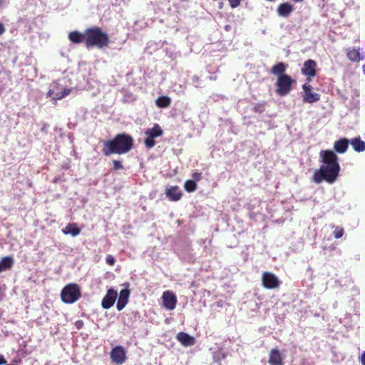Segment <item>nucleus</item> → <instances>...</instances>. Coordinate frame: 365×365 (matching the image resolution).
I'll return each mask as SVG.
<instances>
[{
	"label": "nucleus",
	"mask_w": 365,
	"mask_h": 365,
	"mask_svg": "<svg viewBox=\"0 0 365 365\" xmlns=\"http://www.w3.org/2000/svg\"><path fill=\"white\" fill-rule=\"evenodd\" d=\"M110 43L109 36L99 26H92L86 29V47L87 48H103Z\"/></svg>",
	"instance_id": "3"
},
{
	"label": "nucleus",
	"mask_w": 365,
	"mask_h": 365,
	"mask_svg": "<svg viewBox=\"0 0 365 365\" xmlns=\"http://www.w3.org/2000/svg\"><path fill=\"white\" fill-rule=\"evenodd\" d=\"M71 93V89L69 88H64L63 91L61 92H58L56 94L55 97L52 98V101L56 103V101L61 100L66 97V96L69 95Z\"/></svg>",
	"instance_id": "27"
},
{
	"label": "nucleus",
	"mask_w": 365,
	"mask_h": 365,
	"mask_svg": "<svg viewBox=\"0 0 365 365\" xmlns=\"http://www.w3.org/2000/svg\"><path fill=\"white\" fill-rule=\"evenodd\" d=\"M106 262L108 264L113 266L115 262V259L110 255H108L106 257Z\"/></svg>",
	"instance_id": "31"
},
{
	"label": "nucleus",
	"mask_w": 365,
	"mask_h": 365,
	"mask_svg": "<svg viewBox=\"0 0 365 365\" xmlns=\"http://www.w3.org/2000/svg\"><path fill=\"white\" fill-rule=\"evenodd\" d=\"M68 38L73 43L79 44L84 43L86 45V30L83 33L78 31H71L68 35Z\"/></svg>",
	"instance_id": "16"
},
{
	"label": "nucleus",
	"mask_w": 365,
	"mask_h": 365,
	"mask_svg": "<svg viewBox=\"0 0 365 365\" xmlns=\"http://www.w3.org/2000/svg\"><path fill=\"white\" fill-rule=\"evenodd\" d=\"M332 227H334L333 235L336 239H339L344 235V228H342L341 227H338V226H336V227L332 226Z\"/></svg>",
	"instance_id": "28"
},
{
	"label": "nucleus",
	"mask_w": 365,
	"mask_h": 365,
	"mask_svg": "<svg viewBox=\"0 0 365 365\" xmlns=\"http://www.w3.org/2000/svg\"><path fill=\"white\" fill-rule=\"evenodd\" d=\"M231 8L234 9L240 6L242 0H227Z\"/></svg>",
	"instance_id": "32"
},
{
	"label": "nucleus",
	"mask_w": 365,
	"mask_h": 365,
	"mask_svg": "<svg viewBox=\"0 0 365 365\" xmlns=\"http://www.w3.org/2000/svg\"><path fill=\"white\" fill-rule=\"evenodd\" d=\"M363 71L365 73V64L363 66Z\"/></svg>",
	"instance_id": "41"
},
{
	"label": "nucleus",
	"mask_w": 365,
	"mask_h": 365,
	"mask_svg": "<svg viewBox=\"0 0 365 365\" xmlns=\"http://www.w3.org/2000/svg\"><path fill=\"white\" fill-rule=\"evenodd\" d=\"M6 31L5 26L3 23L0 22V36H1Z\"/></svg>",
	"instance_id": "35"
},
{
	"label": "nucleus",
	"mask_w": 365,
	"mask_h": 365,
	"mask_svg": "<svg viewBox=\"0 0 365 365\" xmlns=\"http://www.w3.org/2000/svg\"><path fill=\"white\" fill-rule=\"evenodd\" d=\"M349 143V140L345 138L336 140L334 143V152L344 153L348 149Z\"/></svg>",
	"instance_id": "20"
},
{
	"label": "nucleus",
	"mask_w": 365,
	"mask_h": 365,
	"mask_svg": "<svg viewBox=\"0 0 365 365\" xmlns=\"http://www.w3.org/2000/svg\"><path fill=\"white\" fill-rule=\"evenodd\" d=\"M317 63L314 60L309 59L304 61L302 68V73L304 76L309 77H314L316 76Z\"/></svg>",
	"instance_id": "12"
},
{
	"label": "nucleus",
	"mask_w": 365,
	"mask_h": 365,
	"mask_svg": "<svg viewBox=\"0 0 365 365\" xmlns=\"http://www.w3.org/2000/svg\"><path fill=\"white\" fill-rule=\"evenodd\" d=\"M192 180L194 182H198L202 179V173L200 172H195L192 174Z\"/></svg>",
	"instance_id": "30"
},
{
	"label": "nucleus",
	"mask_w": 365,
	"mask_h": 365,
	"mask_svg": "<svg viewBox=\"0 0 365 365\" xmlns=\"http://www.w3.org/2000/svg\"><path fill=\"white\" fill-rule=\"evenodd\" d=\"M53 94V91L52 90H49L48 92H47V94H46V97L48 98V97H51L52 95Z\"/></svg>",
	"instance_id": "38"
},
{
	"label": "nucleus",
	"mask_w": 365,
	"mask_h": 365,
	"mask_svg": "<svg viewBox=\"0 0 365 365\" xmlns=\"http://www.w3.org/2000/svg\"><path fill=\"white\" fill-rule=\"evenodd\" d=\"M3 3H4V0H0V6H1L3 5Z\"/></svg>",
	"instance_id": "39"
},
{
	"label": "nucleus",
	"mask_w": 365,
	"mask_h": 365,
	"mask_svg": "<svg viewBox=\"0 0 365 365\" xmlns=\"http://www.w3.org/2000/svg\"><path fill=\"white\" fill-rule=\"evenodd\" d=\"M268 363L269 365H283V358L280 351L277 349H272L269 354Z\"/></svg>",
	"instance_id": "14"
},
{
	"label": "nucleus",
	"mask_w": 365,
	"mask_h": 365,
	"mask_svg": "<svg viewBox=\"0 0 365 365\" xmlns=\"http://www.w3.org/2000/svg\"><path fill=\"white\" fill-rule=\"evenodd\" d=\"M117 295V292L115 289L113 288L109 289L107 291L106 296L102 299V307L105 309H110L114 304Z\"/></svg>",
	"instance_id": "11"
},
{
	"label": "nucleus",
	"mask_w": 365,
	"mask_h": 365,
	"mask_svg": "<svg viewBox=\"0 0 365 365\" xmlns=\"http://www.w3.org/2000/svg\"><path fill=\"white\" fill-rule=\"evenodd\" d=\"M101 152L105 156L113 154L123 155L129 153L134 145L133 137L125 133H118L113 138L103 140Z\"/></svg>",
	"instance_id": "2"
},
{
	"label": "nucleus",
	"mask_w": 365,
	"mask_h": 365,
	"mask_svg": "<svg viewBox=\"0 0 365 365\" xmlns=\"http://www.w3.org/2000/svg\"><path fill=\"white\" fill-rule=\"evenodd\" d=\"M130 290L128 289H122L120 292L119 298L116 304L118 311L122 310L128 302Z\"/></svg>",
	"instance_id": "17"
},
{
	"label": "nucleus",
	"mask_w": 365,
	"mask_h": 365,
	"mask_svg": "<svg viewBox=\"0 0 365 365\" xmlns=\"http://www.w3.org/2000/svg\"><path fill=\"white\" fill-rule=\"evenodd\" d=\"M75 327L77 329H81L83 328L84 323L83 320H78L75 322Z\"/></svg>",
	"instance_id": "34"
},
{
	"label": "nucleus",
	"mask_w": 365,
	"mask_h": 365,
	"mask_svg": "<svg viewBox=\"0 0 365 365\" xmlns=\"http://www.w3.org/2000/svg\"><path fill=\"white\" fill-rule=\"evenodd\" d=\"M293 1L295 2H301V1H303L304 0H293Z\"/></svg>",
	"instance_id": "40"
},
{
	"label": "nucleus",
	"mask_w": 365,
	"mask_h": 365,
	"mask_svg": "<svg viewBox=\"0 0 365 365\" xmlns=\"http://www.w3.org/2000/svg\"><path fill=\"white\" fill-rule=\"evenodd\" d=\"M359 359L362 365H365V351L362 353Z\"/></svg>",
	"instance_id": "36"
},
{
	"label": "nucleus",
	"mask_w": 365,
	"mask_h": 365,
	"mask_svg": "<svg viewBox=\"0 0 365 365\" xmlns=\"http://www.w3.org/2000/svg\"><path fill=\"white\" fill-rule=\"evenodd\" d=\"M6 363V359L4 358V356H0V365L5 364Z\"/></svg>",
	"instance_id": "37"
},
{
	"label": "nucleus",
	"mask_w": 365,
	"mask_h": 365,
	"mask_svg": "<svg viewBox=\"0 0 365 365\" xmlns=\"http://www.w3.org/2000/svg\"><path fill=\"white\" fill-rule=\"evenodd\" d=\"M294 8L292 4L289 2H285L282 3L278 6L277 12L279 16L288 17L294 11Z\"/></svg>",
	"instance_id": "15"
},
{
	"label": "nucleus",
	"mask_w": 365,
	"mask_h": 365,
	"mask_svg": "<svg viewBox=\"0 0 365 365\" xmlns=\"http://www.w3.org/2000/svg\"><path fill=\"white\" fill-rule=\"evenodd\" d=\"M163 306L169 311L173 310L177 304L178 299L175 294L170 290L165 291L162 295Z\"/></svg>",
	"instance_id": "8"
},
{
	"label": "nucleus",
	"mask_w": 365,
	"mask_h": 365,
	"mask_svg": "<svg viewBox=\"0 0 365 365\" xmlns=\"http://www.w3.org/2000/svg\"><path fill=\"white\" fill-rule=\"evenodd\" d=\"M303 88V101L304 102L313 103L319 101L320 96L317 93H313L312 91V87L310 85L304 84Z\"/></svg>",
	"instance_id": "10"
},
{
	"label": "nucleus",
	"mask_w": 365,
	"mask_h": 365,
	"mask_svg": "<svg viewBox=\"0 0 365 365\" xmlns=\"http://www.w3.org/2000/svg\"><path fill=\"white\" fill-rule=\"evenodd\" d=\"M165 194L167 197L172 201H178L182 196V193L178 186H173L169 189H167Z\"/></svg>",
	"instance_id": "19"
},
{
	"label": "nucleus",
	"mask_w": 365,
	"mask_h": 365,
	"mask_svg": "<svg viewBox=\"0 0 365 365\" xmlns=\"http://www.w3.org/2000/svg\"><path fill=\"white\" fill-rule=\"evenodd\" d=\"M350 143L356 152L360 153L365 150V142L360 138L351 139Z\"/></svg>",
	"instance_id": "24"
},
{
	"label": "nucleus",
	"mask_w": 365,
	"mask_h": 365,
	"mask_svg": "<svg viewBox=\"0 0 365 365\" xmlns=\"http://www.w3.org/2000/svg\"><path fill=\"white\" fill-rule=\"evenodd\" d=\"M145 134L146 135L144 140L145 145L147 148L150 149L155 145V138L162 136L163 130L159 124L155 123L152 128L145 130Z\"/></svg>",
	"instance_id": "6"
},
{
	"label": "nucleus",
	"mask_w": 365,
	"mask_h": 365,
	"mask_svg": "<svg viewBox=\"0 0 365 365\" xmlns=\"http://www.w3.org/2000/svg\"><path fill=\"white\" fill-rule=\"evenodd\" d=\"M110 358L118 364H123L126 360V353L123 347L121 346L114 347L110 352Z\"/></svg>",
	"instance_id": "9"
},
{
	"label": "nucleus",
	"mask_w": 365,
	"mask_h": 365,
	"mask_svg": "<svg viewBox=\"0 0 365 365\" xmlns=\"http://www.w3.org/2000/svg\"><path fill=\"white\" fill-rule=\"evenodd\" d=\"M14 261L12 257L6 256L0 261V272L10 269L14 265Z\"/></svg>",
	"instance_id": "23"
},
{
	"label": "nucleus",
	"mask_w": 365,
	"mask_h": 365,
	"mask_svg": "<svg viewBox=\"0 0 365 365\" xmlns=\"http://www.w3.org/2000/svg\"><path fill=\"white\" fill-rule=\"evenodd\" d=\"M113 169L115 170H118L122 169L123 168V165L120 160H114L113 161Z\"/></svg>",
	"instance_id": "33"
},
{
	"label": "nucleus",
	"mask_w": 365,
	"mask_h": 365,
	"mask_svg": "<svg viewBox=\"0 0 365 365\" xmlns=\"http://www.w3.org/2000/svg\"><path fill=\"white\" fill-rule=\"evenodd\" d=\"M155 103L159 108H167L170 105L171 99L168 96H160L157 98Z\"/></svg>",
	"instance_id": "25"
},
{
	"label": "nucleus",
	"mask_w": 365,
	"mask_h": 365,
	"mask_svg": "<svg viewBox=\"0 0 365 365\" xmlns=\"http://www.w3.org/2000/svg\"><path fill=\"white\" fill-rule=\"evenodd\" d=\"M185 190L188 192H192L197 189V184L194 180H187L184 184Z\"/></svg>",
	"instance_id": "26"
},
{
	"label": "nucleus",
	"mask_w": 365,
	"mask_h": 365,
	"mask_svg": "<svg viewBox=\"0 0 365 365\" xmlns=\"http://www.w3.org/2000/svg\"><path fill=\"white\" fill-rule=\"evenodd\" d=\"M265 110L264 104L262 103H257L253 107V111L255 113H262Z\"/></svg>",
	"instance_id": "29"
},
{
	"label": "nucleus",
	"mask_w": 365,
	"mask_h": 365,
	"mask_svg": "<svg viewBox=\"0 0 365 365\" xmlns=\"http://www.w3.org/2000/svg\"><path fill=\"white\" fill-rule=\"evenodd\" d=\"M287 66L284 63L279 62L272 67L270 72L273 75L277 76V77H279L280 76L285 75L284 72L287 69Z\"/></svg>",
	"instance_id": "22"
},
{
	"label": "nucleus",
	"mask_w": 365,
	"mask_h": 365,
	"mask_svg": "<svg viewBox=\"0 0 365 365\" xmlns=\"http://www.w3.org/2000/svg\"><path fill=\"white\" fill-rule=\"evenodd\" d=\"M295 81L289 75H283L277 77L276 82V93L279 96H287L292 90Z\"/></svg>",
	"instance_id": "5"
},
{
	"label": "nucleus",
	"mask_w": 365,
	"mask_h": 365,
	"mask_svg": "<svg viewBox=\"0 0 365 365\" xmlns=\"http://www.w3.org/2000/svg\"><path fill=\"white\" fill-rule=\"evenodd\" d=\"M346 57L351 62H359L365 58V55L361 54L359 48L349 47L346 50Z\"/></svg>",
	"instance_id": "13"
},
{
	"label": "nucleus",
	"mask_w": 365,
	"mask_h": 365,
	"mask_svg": "<svg viewBox=\"0 0 365 365\" xmlns=\"http://www.w3.org/2000/svg\"><path fill=\"white\" fill-rule=\"evenodd\" d=\"M281 282L277 277L272 272H264L262 275V284L268 289H276L279 287Z\"/></svg>",
	"instance_id": "7"
},
{
	"label": "nucleus",
	"mask_w": 365,
	"mask_h": 365,
	"mask_svg": "<svg viewBox=\"0 0 365 365\" xmlns=\"http://www.w3.org/2000/svg\"><path fill=\"white\" fill-rule=\"evenodd\" d=\"M177 339L185 346H190L195 344V338L188 334L181 331L177 335Z\"/></svg>",
	"instance_id": "18"
},
{
	"label": "nucleus",
	"mask_w": 365,
	"mask_h": 365,
	"mask_svg": "<svg viewBox=\"0 0 365 365\" xmlns=\"http://www.w3.org/2000/svg\"><path fill=\"white\" fill-rule=\"evenodd\" d=\"M319 158L322 165L314 171L312 181L317 184L324 180L329 184L335 182L341 169L338 156L331 150H322L319 153Z\"/></svg>",
	"instance_id": "1"
},
{
	"label": "nucleus",
	"mask_w": 365,
	"mask_h": 365,
	"mask_svg": "<svg viewBox=\"0 0 365 365\" xmlns=\"http://www.w3.org/2000/svg\"><path fill=\"white\" fill-rule=\"evenodd\" d=\"M81 297L80 287L77 284L71 283L65 286L61 292V300L66 304H73Z\"/></svg>",
	"instance_id": "4"
},
{
	"label": "nucleus",
	"mask_w": 365,
	"mask_h": 365,
	"mask_svg": "<svg viewBox=\"0 0 365 365\" xmlns=\"http://www.w3.org/2000/svg\"><path fill=\"white\" fill-rule=\"evenodd\" d=\"M62 232L64 235H71L76 237L81 233V229L78 227L77 223H68L63 230Z\"/></svg>",
	"instance_id": "21"
}]
</instances>
